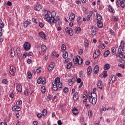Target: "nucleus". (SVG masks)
Here are the masks:
<instances>
[{"mask_svg": "<svg viewBox=\"0 0 125 125\" xmlns=\"http://www.w3.org/2000/svg\"><path fill=\"white\" fill-rule=\"evenodd\" d=\"M4 28V27L0 26V37H1V36H2V29H3Z\"/></svg>", "mask_w": 125, "mask_h": 125, "instance_id": "obj_49", "label": "nucleus"}, {"mask_svg": "<svg viewBox=\"0 0 125 125\" xmlns=\"http://www.w3.org/2000/svg\"><path fill=\"white\" fill-rule=\"evenodd\" d=\"M72 112L74 115H78L79 114V111L75 107L73 108Z\"/></svg>", "mask_w": 125, "mask_h": 125, "instance_id": "obj_28", "label": "nucleus"}, {"mask_svg": "<svg viewBox=\"0 0 125 125\" xmlns=\"http://www.w3.org/2000/svg\"><path fill=\"white\" fill-rule=\"evenodd\" d=\"M74 83H75V78H72V79H69L68 80V84L69 86H71V85H73Z\"/></svg>", "mask_w": 125, "mask_h": 125, "instance_id": "obj_16", "label": "nucleus"}, {"mask_svg": "<svg viewBox=\"0 0 125 125\" xmlns=\"http://www.w3.org/2000/svg\"><path fill=\"white\" fill-rule=\"evenodd\" d=\"M78 99H79V95H78V94H74L73 95V100L75 101H76V100H78Z\"/></svg>", "mask_w": 125, "mask_h": 125, "instance_id": "obj_40", "label": "nucleus"}, {"mask_svg": "<svg viewBox=\"0 0 125 125\" xmlns=\"http://www.w3.org/2000/svg\"><path fill=\"white\" fill-rule=\"evenodd\" d=\"M51 95H48L47 97V99H46V100L47 101H49V100H50V99H51Z\"/></svg>", "mask_w": 125, "mask_h": 125, "instance_id": "obj_54", "label": "nucleus"}, {"mask_svg": "<svg viewBox=\"0 0 125 125\" xmlns=\"http://www.w3.org/2000/svg\"><path fill=\"white\" fill-rule=\"evenodd\" d=\"M88 98V96H87L86 94H84L83 97V102H86Z\"/></svg>", "mask_w": 125, "mask_h": 125, "instance_id": "obj_22", "label": "nucleus"}, {"mask_svg": "<svg viewBox=\"0 0 125 125\" xmlns=\"http://www.w3.org/2000/svg\"><path fill=\"white\" fill-rule=\"evenodd\" d=\"M69 91V89L67 87H65L63 89V92H64V93H67V92H68Z\"/></svg>", "mask_w": 125, "mask_h": 125, "instance_id": "obj_52", "label": "nucleus"}, {"mask_svg": "<svg viewBox=\"0 0 125 125\" xmlns=\"http://www.w3.org/2000/svg\"><path fill=\"white\" fill-rule=\"evenodd\" d=\"M41 71H42V68H41V67L38 68L36 70L37 73H40Z\"/></svg>", "mask_w": 125, "mask_h": 125, "instance_id": "obj_63", "label": "nucleus"}, {"mask_svg": "<svg viewBox=\"0 0 125 125\" xmlns=\"http://www.w3.org/2000/svg\"><path fill=\"white\" fill-rule=\"evenodd\" d=\"M44 13L45 14L44 19L46 20L49 24H53V23L55 24L57 23V21L60 20L59 16L57 17L56 19L54 18L56 15V13H55V12H52L51 13L49 11L44 10Z\"/></svg>", "mask_w": 125, "mask_h": 125, "instance_id": "obj_1", "label": "nucleus"}, {"mask_svg": "<svg viewBox=\"0 0 125 125\" xmlns=\"http://www.w3.org/2000/svg\"><path fill=\"white\" fill-rule=\"evenodd\" d=\"M16 72V68L14 66H11L9 69V73L11 76H14Z\"/></svg>", "mask_w": 125, "mask_h": 125, "instance_id": "obj_6", "label": "nucleus"}, {"mask_svg": "<svg viewBox=\"0 0 125 125\" xmlns=\"http://www.w3.org/2000/svg\"><path fill=\"white\" fill-rule=\"evenodd\" d=\"M39 27L40 28H43V27H44V24H43V23H39Z\"/></svg>", "mask_w": 125, "mask_h": 125, "instance_id": "obj_59", "label": "nucleus"}, {"mask_svg": "<svg viewBox=\"0 0 125 125\" xmlns=\"http://www.w3.org/2000/svg\"><path fill=\"white\" fill-rule=\"evenodd\" d=\"M42 78H39L37 80V83L38 84H41L42 83Z\"/></svg>", "mask_w": 125, "mask_h": 125, "instance_id": "obj_55", "label": "nucleus"}, {"mask_svg": "<svg viewBox=\"0 0 125 125\" xmlns=\"http://www.w3.org/2000/svg\"><path fill=\"white\" fill-rule=\"evenodd\" d=\"M57 85L59 88H61L62 87V83L61 82H59Z\"/></svg>", "mask_w": 125, "mask_h": 125, "instance_id": "obj_50", "label": "nucleus"}, {"mask_svg": "<svg viewBox=\"0 0 125 125\" xmlns=\"http://www.w3.org/2000/svg\"><path fill=\"white\" fill-rule=\"evenodd\" d=\"M27 56H28V53L27 52L24 53L23 54L22 58H23V59H25Z\"/></svg>", "mask_w": 125, "mask_h": 125, "instance_id": "obj_57", "label": "nucleus"}, {"mask_svg": "<svg viewBox=\"0 0 125 125\" xmlns=\"http://www.w3.org/2000/svg\"><path fill=\"white\" fill-rule=\"evenodd\" d=\"M87 72L88 76L90 75V74L92 72V69H91V66H89L88 67V69L87 70Z\"/></svg>", "mask_w": 125, "mask_h": 125, "instance_id": "obj_23", "label": "nucleus"}, {"mask_svg": "<svg viewBox=\"0 0 125 125\" xmlns=\"http://www.w3.org/2000/svg\"><path fill=\"white\" fill-rule=\"evenodd\" d=\"M40 9H42V5H41V4L40 2H37L36 6L34 7V10L35 11H39Z\"/></svg>", "mask_w": 125, "mask_h": 125, "instance_id": "obj_10", "label": "nucleus"}, {"mask_svg": "<svg viewBox=\"0 0 125 125\" xmlns=\"http://www.w3.org/2000/svg\"><path fill=\"white\" fill-rule=\"evenodd\" d=\"M72 67V62H69L66 66V68L67 70H69L71 69V67Z\"/></svg>", "mask_w": 125, "mask_h": 125, "instance_id": "obj_42", "label": "nucleus"}, {"mask_svg": "<svg viewBox=\"0 0 125 125\" xmlns=\"http://www.w3.org/2000/svg\"><path fill=\"white\" fill-rule=\"evenodd\" d=\"M31 24V21L27 20L26 21L24 22V28H27L28 27V25H30Z\"/></svg>", "mask_w": 125, "mask_h": 125, "instance_id": "obj_26", "label": "nucleus"}, {"mask_svg": "<svg viewBox=\"0 0 125 125\" xmlns=\"http://www.w3.org/2000/svg\"><path fill=\"white\" fill-rule=\"evenodd\" d=\"M69 19L71 22H74V21H75V14H74L73 12L70 13Z\"/></svg>", "mask_w": 125, "mask_h": 125, "instance_id": "obj_13", "label": "nucleus"}, {"mask_svg": "<svg viewBox=\"0 0 125 125\" xmlns=\"http://www.w3.org/2000/svg\"><path fill=\"white\" fill-rule=\"evenodd\" d=\"M16 50H17V54L19 58V59H21V60L22 59V54L21 53L22 51H21V49L18 47L17 48Z\"/></svg>", "mask_w": 125, "mask_h": 125, "instance_id": "obj_9", "label": "nucleus"}, {"mask_svg": "<svg viewBox=\"0 0 125 125\" xmlns=\"http://www.w3.org/2000/svg\"><path fill=\"white\" fill-rule=\"evenodd\" d=\"M2 83L3 84H8V81H7V80L6 79H3L2 81Z\"/></svg>", "mask_w": 125, "mask_h": 125, "instance_id": "obj_39", "label": "nucleus"}, {"mask_svg": "<svg viewBox=\"0 0 125 125\" xmlns=\"http://www.w3.org/2000/svg\"><path fill=\"white\" fill-rule=\"evenodd\" d=\"M42 116H46L47 115V110L46 109H44L42 111Z\"/></svg>", "mask_w": 125, "mask_h": 125, "instance_id": "obj_44", "label": "nucleus"}, {"mask_svg": "<svg viewBox=\"0 0 125 125\" xmlns=\"http://www.w3.org/2000/svg\"><path fill=\"white\" fill-rule=\"evenodd\" d=\"M110 33L112 36H114L115 35V32H114V30L111 29L110 30Z\"/></svg>", "mask_w": 125, "mask_h": 125, "instance_id": "obj_61", "label": "nucleus"}, {"mask_svg": "<svg viewBox=\"0 0 125 125\" xmlns=\"http://www.w3.org/2000/svg\"><path fill=\"white\" fill-rule=\"evenodd\" d=\"M88 115L89 118H90V117H91V116H92V110H89Z\"/></svg>", "mask_w": 125, "mask_h": 125, "instance_id": "obj_51", "label": "nucleus"}, {"mask_svg": "<svg viewBox=\"0 0 125 125\" xmlns=\"http://www.w3.org/2000/svg\"><path fill=\"white\" fill-rule=\"evenodd\" d=\"M37 117L39 118V119H41L42 117V113H39L37 115Z\"/></svg>", "mask_w": 125, "mask_h": 125, "instance_id": "obj_58", "label": "nucleus"}, {"mask_svg": "<svg viewBox=\"0 0 125 125\" xmlns=\"http://www.w3.org/2000/svg\"><path fill=\"white\" fill-rule=\"evenodd\" d=\"M16 89L19 92H22V85L21 84L17 85Z\"/></svg>", "mask_w": 125, "mask_h": 125, "instance_id": "obj_17", "label": "nucleus"}, {"mask_svg": "<svg viewBox=\"0 0 125 125\" xmlns=\"http://www.w3.org/2000/svg\"><path fill=\"white\" fill-rule=\"evenodd\" d=\"M99 71V66H98V65H96L94 69V73L96 75V74H97Z\"/></svg>", "mask_w": 125, "mask_h": 125, "instance_id": "obj_21", "label": "nucleus"}, {"mask_svg": "<svg viewBox=\"0 0 125 125\" xmlns=\"http://www.w3.org/2000/svg\"><path fill=\"white\" fill-rule=\"evenodd\" d=\"M39 35L41 38H42V39H45V34L44 32H40Z\"/></svg>", "mask_w": 125, "mask_h": 125, "instance_id": "obj_27", "label": "nucleus"}, {"mask_svg": "<svg viewBox=\"0 0 125 125\" xmlns=\"http://www.w3.org/2000/svg\"><path fill=\"white\" fill-rule=\"evenodd\" d=\"M23 47L25 50L28 51L31 49V44L29 42H25L23 45Z\"/></svg>", "mask_w": 125, "mask_h": 125, "instance_id": "obj_7", "label": "nucleus"}, {"mask_svg": "<svg viewBox=\"0 0 125 125\" xmlns=\"http://www.w3.org/2000/svg\"><path fill=\"white\" fill-rule=\"evenodd\" d=\"M112 19L115 22H118V17L114 16L112 17Z\"/></svg>", "mask_w": 125, "mask_h": 125, "instance_id": "obj_45", "label": "nucleus"}, {"mask_svg": "<svg viewBox=\"0 0 125 125\" xmlns=\"http://www.w3.org/2000/svg\"><path fill=\"white\" fill-rule=\"evenodd\" d=\"M97 19L98 21H101L102 20V16L99 14H96Z\"/></svg>", "mask_w": 125, "mask_h": 125, "instance_id": "obj_36", "label": "nucleus"}, {"mask_svg": "<svg viewBox=\"0 0 125 125\" xmlns=\"http://www.w3.org/2000/svg\"><path fill=\"white\" fill-rule=\"evenodd\" d=\"M110 55V51L107 50L104 53L103 55L104 57H107Z\"/></svg>", "mask_w": 125, "mask_h": 125, "instance_id": "obj_33", "label": "nucleus"}, {"mask_svg": "<svg viewBox=\"0 0 125 125\" xmlns=\"http://www.w3.org/2000/svg\"><path fill=\"white\" fill-rule=\"evenodd\" d=\"M119 62L120 63H121L122 64H124L125 63V61L124 60H123V59H120Z\"/></svg>", "mask_w": 125, "mask_h": 125, "instance_id": "obj_62", "label": "nucleus"}, {"mask_svg": "<svg viewBox=\"0 0 125 125\" xmlns=\"http://www.w3.org/2000/svg\"><path fill=\"white\" fill-rule=\"evenodd\" d=\"M58 89V88H57V84H55L54 83H52V90H54V91H56Z\"/></svg>", "mask_w": 125, "mask_h": 125, "instance_id": "obj_20", "label": "nucleus"}, {"mask_svg": "<svg viewBox=\"0 0 125 125\" xmlns=\"http://www.w3.org/2000/svg\"><path fill=\"white\" fill-rule=\"evenodd\" d=\"M117 79H116V76H113L111 77V79L110 81V83H115V82H116V80Z\"/></svg>", "mask_w": 125, "mask_h": 125, "instance_id": "obj_25", "label": "nucleus"}, {"mask_svg": "<svg viewBox=\"0 0 125 125\" xmlns=\"http://www.w3.org/2000/svg\"><path fill=\"white\" fill-rule=\"evenodd\" d=\"M84 45L85 48H88V46H89V42H88L87 39H84Z\"/></svg>", "mask_w": 125, "mask_h": 125, "instance_id": "obj_18", "label": "nucleus"}, {"mask_svg": "<svg viewBox=\"0 0 125 125\" xmlns=\"http://www.w3.org/2000/svg\"><path fill=\"white\" fill-rule=\"evenodd\" d=\"M65 32L69 34L70 36H72L73 34V29L71 28L67 27L65 29Z\"/></svg>", "mask_w": 125, "mask_h": 125, "instance_id": "obj_11", "label": "nucleus"}, {"mask_svg": "<svg viewBox=\"0 0 125 125\" xmlns=\"http://www.w3.org/2000/svg\"><path fill=\"white\" fill-rule=\"evenodd\" d=\"M108 9L110 12H112V13H115V10H114V8H113L112 6H111V5H109Z\"/></svg>", "mask_w": 125, "mask_h": 125, "instance_id": "obj_35", "label": "nucleus"}, {"mask_svg": "<svg viewBox=\"0 0 125 125\" xmlns=\"http://www.w3.org/2000/svg\"><path fill=\"white\" fill-rule=\"evenodd\" d=\"M116 3L118 7H122V8H124L125 7V1L124 0L121 1L120 0H117Z\"/></svg>", "mask_w": 125, "mask_h": 125, "instance_id": "obj_4", "label": "nucleus"}, {"mask_svg": "<svg viewBox=\"0 0 125 125\" xmlns=\"http://www.w3.org/2000/svg\"><path fill=\"white\" fill-rule=\"evenodd\" d=\"M41 50L44 52L45 51H46V46H45L44 44H42L41 46Z\"/></svg>", "mask_w": 125, "mask_h": 125, "instance_id": "obj_24", "label": "nucleus"}, {"mask_svg": "<svg viewBox=\"0 0 125 125\" xmlns=\"http://www.w3.org/2000/svg\"><path fill=\"white\" fill-rule=\"evenodd\" d=\"M122 51H125V43L124 41L121 40L120 42V45L118 49V56L120 57V58H124V54H123Z\"/></svg>", "mask_w": 125, "mask_h": 125, "instance_id": "obj_2", "label": "nucleus"}, {"mask_svg": "<svg viewBox=\"0 0 125 125\" xmlns=\"http://www.w3.org/2000/svg\"><path fill=\"white\" fill-rule=\"evenodd\" d=\"M107 76H108V72L104 71L103 72V78H107Z\"/></svg>", "mask_w": 125, "mask_h": 125, "instance_id": "obj_38", "label": "nucleus"}, {"mask_svg": "<svg viewBox=\"0 0 125 125\" xmlns=\"http://www.w3.org/2000/svg\"><path fill=\"white\" fill-rule=\"evenodd\" d=\"M54 68V63L51 62L50 64L49 65V66L48 67V70L49 72H51V71L53 70Z\"/></svg>", "mask_w": 125, "mask_h": 125, "instance_id": "obj_14", "label": "nucleus"}, {"mask_svg": "<svg viewBox=\"0 0 125 125\" xmlns=\"http://www.w3.org/2000/svg\"><path fill=\"white\" fill-rule=\"evenodd\" d=\"M99 55H100V52L99 51V50H96L93 54V57L94 58H97V57H98V56H99Z\"/></svg>", "mask_w": 125, "mask_h": 125, "instance_id": "obj_12", "label": "nucleus"}, {"mask_svg": "<svg viewBox=\"0 0 125 125\" xmlns=\"http://www.w3.org/2000/svg\"><path fill=\"white\" fill-rule=\"evenodd\" d=\"M67 49V47L66 46V45L62 44L61 47V51L63 52L65 51Z\"/></svg>", "mask_w": 125, "mask_h": 125, "instance_id": "obj_31", "label": "nucleus"}, {"mask_svg": "<svg viewBox=\"0 0 125 125\" xmlns=\"http://www.w3.org/2000/svg\"><path fill=\"white\" fill-rule=\"evenodd\" d=\"M97 86L99 88V89H101V90H102V89H104V86L103 85V83H102V81L100 80L98 81Z\"/></svg>", "mask_w": 125, "mask_h": 125, "instance_id": "obj_8", "label": "nucleus"}, {"mask_svg": "<svg viewBox=\"0 0 125 125\" xmlns=\"http://www.w3.org/2000/svg\"><path fill=\"white\" fill-rule=\"evenodd\" d=\"M11 56H12V57H14V56H15V52L12 50V49H11Z\"/></svg>", "mask_w": 125, "mask_h": 125, "instance_id": "obj_41", "label": "nucleus"}, {"mask_svg": "<svg viewBox=\"0 0 125 125\" xmlns=\"http://www.w3.org/2000/svg\"><path fill=\"white\" fill-rule=\"evenodd\" d=\"M75 30H76V33L77 34H80V32H81V28L76 27Z\"/></svg>", "mask_w": 125, "mask_h": 125, "instance_id": "obj_46", "label": "nucleus"}, {"mask_svg": "<svg viewBox=\"0 0 125 125\" xmlns=\"http://www.w3.org/2000/svg\"><path fill=\"white\" fill-rule=\"evenodd\" d=\"M110 64H106L104 66V69L105 70V71H107V70H109L110 69Z\"/></svg>", "mask_w": 125, "mask_h": 125, "instance_id": "obj_30", "label": "nucleus"}, {"mask_svg": "<svg viewBox=\"0 0 125 125\" xmlns=\"http://www.w3.org/2000/svg\"><path fill=\"white\" fill-rule=\"evenodd\" d=\"M83 49H80L78 51V54H83Z\"/></svg>", "mask_w": 125, "mask_h": 125, "instance_id": "obj_56", "label": "nucleus"}, {"mask_svg": "<svg viewBox=\"0 0 125 125\" xmlns=\"http://www.w3.org/2000/svg\"><path fill=\"white\" fill-rule=\"evenodd\" d=\"M62 56L64 58V59L68 58V56H69V55H68V52L67 51L64 52L62 55Z\"/></svg>", "mask_w": 125, "mask_h": 125, "instance_id": "obj_29", "label": "nucleus"}, {"mask_svg": "<svg viewBox=\"0 0 125 125\" xmlns=\"http://www.w3.org/2000/svg\"><path fill=\"white\" fill-rule=\"evenodd\" d=\"M118 67H120V68H122V69H124V68H125V66L124 65V64H121L119 63L118 64Z\"/></svg>", "mask_w": 125, "mask_h": 125, "instance_id": "obj_60", "label": "nucleus"}, {"mask_svg": "<svg viewBox=\"0 0 125 125\" xmlns=\"http://www.w3.org/2000/svg\"><path fill=\"white\" fill-rule=\"evenodd\" d=\"M89 101L90 102H91L93 105H95V104H96V102L97 101V99L96 98V94L95 95V97L92 96V95H91V97L89 96Z\"/></svg>", "mask_w": 125, "mask_h": 125, "instance_id": "obj_5", "label": "nucleus"}, {"mask_svg": "<svg viewBox=\"0 0 125 125\" xmlns=\"http://www.w3.org/2000/svg\"><path fill=\"white\" fill-rule=\"evenodd\" d=\"M60 82V78L59 77H57L55 79V82L53 83H55L56 84H58V83H59Z\"/></svg>", "mask_w": 125, "mask_h": 125, "instance_id": "obj_32", "label": "nucleus"}, {"mask_svg": "<svg viewBox=\"0 0 125 125\" xmlns=\"http://www.w3.org/2000/svg\"><path fill=\"white\" fill-rule=\"evenodd\" d=\"M69 61H70V58H67V59H66L64 61V64H67V63H68V62H69Z\"/></svg>", "mask_w": 125, "mask_h": 125, "instance_id": "obj_64", "label": "nucleus"}, {"mask_svg": "<svg viewBox=\"0 0 125 125\" xmlns=\"http://www.w3.org/2000/svg\"><path fill=\"white\" fill-rule=\"evenodd\" d=\"M27 77L28 79H31L32 78V73L31 72L29 71L27 72Z\"/></svg>", "mask_w": 125, "mask_h": 125, "instance_id": "obj_48", "label": "nucleus"}, {"mask_svg": "<svg viewBox=\"0 0 125 125\" xmlns=\"http://www.w3.org/2000/svg\"><path fill=\"white\" fill-rule=\"evenodd\" d=\"M96 28L93 27L91 28V34L92 36H95L96 34Z\"/></svg>", "mask_w": 125, "mask_h": 125, "instance_id": "obj_19", "label": "nucleus"}, {"mask_svg": "<svg viewBox=\"0 0 125 125\" xmlns=\"http://www.w3.org/2000/svg\"><path fill=\"white\" fill-rule=\"evenodd\" d=\"M111 51H112V54H116V49L115 48H112Z\"/></svg>", "mask_w": 125, "mask_h": 125, "instance_id": "obj_53", "label": "nucleus"}, {"mask_svg": "<svg viewBox=\"0 0 125 125\" xmlns=\"http://www.w3.org/2000/svg\"><path fill=\"white\" fill-rule=\"evenodd\" d=\"M97 26L98 28H101L102 27H103V24H102V22L101 21H98Z\"/></svg>", "mask_w": 125, "mask_h": 125, "instance_id": "obj_37", "label": "nucleus"}, {"mask_svg": "<svg viewBox=\"0 0 125 125\" xmlns=\"http://www.w3.org/2000/svg\"><path fill=\"white\" fill-rule=\"evenodd\" d=\"M41 90L42 93H43V94H44L45 93V92L46 91V89L44 86H42L41 88Z\"/></svg>", "mask_w": 125, "mask_h": 125, "instance_id": "obj_34", "label": "nucleus"}, {"mask_svg": "<svg viewBox=\"0 0 125 125\" xmlns=\"http://www.w3.org/2000/svg\"><path fill=\"white\" fill-rule=\"evenodd\" d=\"M0 27H4V23L2 22V20L0 18Z\"/></svg>", "mask_w": 125, "mask_h": 125, "instance_id": "obj_43", "label": "nucleus"}, {"mask_svg": "<svg viewBox=\"0 0 125 125\" xmlns=\"http://www.w3.org/2000/svg\"><path fill=\"white\" fill-rule=\"evenodd\" d=\"M21 104H22V100L17 101L16 102V105H17V106L21 105Z\"/></svg>", "mask_w": 125, "mask_h": 125, "instance_id": "obj_47", "label": "nucleus"}, {"mask_svg": "<svg viewBox=\"0 0 125 125\" xmlns=\"http://www.w3.org/2000/svg\"><path fill=\"white\" fill-rule=\"evenodd\" d=\"M73 62L74 64H78V65H82L83 64V59L80 56H77L73 59Z\"/></svg>", "mask_w": 125, "mask_h": 125, "instance_id": "obj_3", "label": "nucleus"}, {"mask_svg": "<svg viewBox=\"0 0 125 125\" xmlns=\"http://www.w3.org/2000/svg\"><path fill=\"white\" fill-rule=\"evenodd\" d=\"M12 110L13 112H15L16 111H17V112L20 111V110H21V108H20V107L18 106H14L12 108Z\"/></svg>", "mask_w": 125, "mask_h": 125, "instance_id": "obj_15", "label": "nucleus"}]
</instances>
